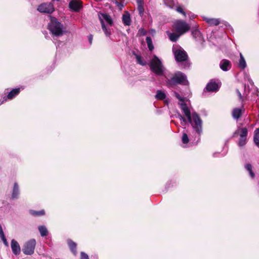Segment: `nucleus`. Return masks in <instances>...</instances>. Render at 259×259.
Masks as SVG:
<instances>
[{"label":"nucleus","mask_w":259,"mask_h":259,"mask_svg":"<svg viewBox=\"0 0 259 259\" xmlns=\"http://www.w3.org/2000/svg\"><path fill=\"white\" fill-rule=\"evenodd\" d=\"M176 97L179 100V104L181 110L187 118L196 134L199 136L202 133V121L199 115L195 112H191L186 102V98L182 97L178 93L175 92Z\"/></svg>","instance_id":"1"},{"label":"nucleus","mask_w":259,"mask_h":259,"mask_svg":"<svg viewBox=\"0 0 259 259\" xmlns=\"http://www.w3.org/2000/svg\"><path fill=\"white\" fill-rule=\"evenodd\" d=\"M244 101L245 100H253L256 99V88L253 85V82L248 75L244 73Z\"/></svg>","instance_id":"2"},{"label":"nucleus","mask_w":259,"mask_h":259,"mask_svg":"<svg viewBox=\"0 0 259 259\" xmlns=\"http://www.w3.org/2000/svg\"><path fill=\"white\" fill-rule=\"evenodd\" d=\"M149 65L151 70L156 75L161 76L163 75L165 68L162 61L155 55L151 59Z\"/></svg>","instance_id":"3"},{"label":"nucleus","mask_w":259,"mask_h":259,"mask_svg":"<svg viewBox=\"0 0 259 259\" xmlns=\"http://www.w3.org/2000/svg\"><path fill=\"white\" fill-rule=\"evenodd\" d=\"M48 29L51 33L56 36H62L65 32V28L63 25L55 18L51 19V22L48 25Z\"/></svg>","instance_id":"4"},{"label":"nucleus","mask_w":259,"mask_h":259,"mask_svg":"<svg viewBox=\"0 0 259 259\" xmlns=\"http://www.w3.org/2000/svg\"><path fill=\"white\" fill-rule=\"evenodd\" d=\"M178 84L183 85L188 84L186 76L180 71L176 72L172 77L166 81V85L168 87H173Z\"/></svg>","instance_id":"5"},{"label":"nucleus","mask_w":259,"mask_h":259,"mask_svg":"<svg viewBox=\"0 0 259 259\" xmlns=\"http://www.w3.org/2000/svg\"><path fill=\"white\" fill-rule=\"evenodd\" d=\"M172 52L177 61L183 62L187 60L188 58L187 53L181 47L173 46Z\"/></svg>","instance_id":"6"},{"label":"nucleus","mask_w":259,"mask_h":259,"mask_svg":"<svg viewBox=\"0 0 259 259\" xmlns=\"http://www.w3.org/2000/svg\"><path fill=\"white\" fill-rule=\"evenodd\" d=\"M36 245V241L34 239H31L25 243L22 251L26 255H31L34 253Z\"/></svg>","instance_id":"7"},{"label":"nucleus","mask_w":259,"mask_h":259,"mask_svg":"<svg viewBox=\"0 0 259 259\" xmlns=\"http://www.w3.org/2000/svg\"><path fill=\"white\" fill-rule=\"evenodd\" d=\"M175 28L177 33L182 35L190 29L189 25L183 21H178L175 24Z\"/></svg>","instance_id":"8"},{"label":"nucleus","mask_w":259,"mask_h":259,"mask_svg":"<svg viewBox=\"0 0 259 259\" xmlns=\"http://www.w3.org/2000/svg\"><path fill=\"white\" fill-rule=\"evenodd\" d=\"M37 10L41 13L50 14L54 11V8L51 3H44L38 7Z\"/></svg>","instance_id":"9"},{"label":"nucleus","mask_w":259,"mask_h":259,"mask_svg":"<svg viewBox=\"0 0 259 259\" xmlns=\"http://www.w3.org/2000/svg\"><path fill=\"white\" fill-rule=\"evenodd\" d=\"M98 16L101 25L103 23H105V22H106L109 25L112 26L113 24V21L111 17L104 13H99L98 14Z\"/></svg>","instance_id":"10"},{"label":"nucleus","mask_w":259,"mask_h":259,"mask_svg":"<svg viewBox=\"0 0 259 259\" xmlns=\"http://www.w3.org/2000/svg\"><path fill=\"white\" fill-rule=\"evenodd\" d=\"M11 246L13 253L15 255H18L21 251L20 246L18 243L14 239H12L11 242Z\"/></svg>","instance_id":"11"},{"label":"nucleus","mask_w":259,"mask_h":259,"mask_svg":"<svg viewBox=\"0 0 259 259\" xmlns=\"http://www.w3.org/2000/svg\"><path fill=\"white\" fill-rule=\"evenodd\" d=\"M20 89L19 88H17L13 89L11 91L8 95L7 97H4L2 101L1 104H3L5 101H6L7 99H12L14 98L16 95H17L20 92Z\"/></svg>","instance_id":"12"},{"label":"nucleus","mask_w":259,"mask_h":259,"mask_svg":"<svg viewBox=\"0 0 259 259\" xmlns=\"http://www.w3.org/2000/svg\"><path fill=\"white\" fill-rule=\"evenodd\" d=\"M220 66L223 71H226L231 68V64L229 60L223 59L221 61Z\"/></svg>","instance_id":"13"},{"label":"nucleus","mask_w":259,"mask_h":259,"mask_svg":"<svg viewBox=\"0 0 259 259\" xmlns=\"http://www.w3.org/2000/svg\"><path fill=\"white\" fill-rule=\"evenodd\" d=\"M69 8L74 11H78L81 8V4L77 0H72L69 3Z\"/></svg>","instance_id":"14"},{"label":"nucleus","mask_w":259,"mask_h":259,"mask_svg":"<svg viewBox=\"0 0 259 259\" xmlns=\"http://www.w3.org/2000/svg\"><path fill=\"white\" fill-rule=\"evenodd\" d=\"M240 136V140L239 141L238 145L241 147L242 146V140H243V128L240 126L238 127V130L235 131L233 134V137H236Z\"/></svg>","instance_id":"15"},{"label":"nucleus","mask_w":259,"mask_h":259,"mask_svg":"<svg viewBox=\"0 0 259 259\" xmlns=\"http://www.w3.org/2000/svg\"><path fill=\"white\" fill-rule=\"evenodd\" d=\"M203 19L209 26H217L221 22L219 19L209 18L205 17H203Z\"/></svg>","instance_id":"16"},{"label":"nucleus","mask_w":259,"mask_h":259,"mask_svg":"<svg viewBox=\"0 0 259 259\" xmlns=\"http://www.w3.org/2000/svg\"><path fill=\"white\" fill-rule=\"evenodd\" d=\"M206 89L209 92H216L219 90V85L214 82H210L207 84Z\"/></svg>","instance_id":"17"},{"label":"nucleus","mask_w":259,"mask_h":259,"mask_svg":"<svg viewBox=\"0 0 259 259\" xmlns=\"http://www.w3.org/2000/svg\"><path fill=\"white\" fill-rule=\"evenodd\" d=\"M192 34L194 38L198 41L202 42L203 37L200 32L198 29H195L192 32Z\"/></svg>","instance_id":"18"},{"label":"nucleus","mask_w":259,"mask_h":259,"mask_svg":"<svg viewBox=\"0 0 259 259\" xmlns=\"http://www.w3.org/2000/svg\"><path fill=\"white\" fill-rule=\"evenodd\" d=\"M19 195V189L18 185L17 183H15L14 185V187L13 189V192L12 195V197L13 199H17L18 198Z\"/></svg>","instance_id":"19"},{"label":"nucleus","mask_w":259,"mask_h":259,"mask_svg":"<svg viewBox=\"0 0 259 259\" xmlns=\"http://www.w3.org/2000/svg\"><path fill=\"white\" fill-rule=\"evenodd\" d=\"M122 21L124 25H130L131 23V18L130 14L126 12L122 16Z\"/></svg>","instance_id":"20"},{"label":"nucleus","mask_w":259,"mask_h":259,"mask_svg":"<svg viewBox=\"0 0 259 259\" xmlns=\"http://www.w3.org/2000/svg\"><path fill=\"white\" fill-rule=\"evenodd\" d=\"M245 168L248 171L249 177L253 179L255 177V174L252 169V166L250 164H247L245 165Z\"/></svg>","instance_id":"21"},{"label":"nucleus","mask_w":259,"mask_h":259,"mask_svg":"<svg viewBox=\"0 0 259 259\" xmlns=\"http://www.w3.org/2000/svg\"><path fill=\"white\" fill-rule=\"evenodd\" d=\"M241 113V109L235 108L232 111V116L235 119H238L240 117Z\"/></svg>","instance_id":"22"},{"label":"nucleus","mask_w":259,"mask_h":259,"mask_svg":"<svg viewBox=\"0 0 259 259\" xmlns=\"http://www.w3.org/2000/svg\"><path fill=\"white\" fill-rule=\"evenodd\" d=\"M38 229L39 231L40 235L42 237L46 236L48 235V231L45 226H40L38 227Z\"/></svg>","instance_id":"23"},{"label":"nucleus","mask_w":259,"mask_h":259,"mask_svg":"<svg viewBox=\"0 0 259 259\" xmlns=\"http://www.w3.org/2000/svg\"><path fill=\"white\" fill-rule=\"evenodd\" d=\"M253 141L255 145L259 147V128H257L254 131V135L253 136Z\"/></svg>","instance_id":"24"},{"label":"nucleus","mask_w":259,"mask_h":259,"mask_svg":"<svg viewBox=\"0 0 259 259\" xmlns=\"http://www.w3.org/2000/svg\"><path fill=\"white\" fill-rule=\"evenodd\" d=\"M166 95L164 92L161 90H158L155 95L156 99L158 100H163L165 98Z\"/></svg>","instance_id":"25"},{"label":"nucleus","mask_w":259,"mask_h":259,"mask_svg":"<svg viewBox=\"0 0 259 259\" xmlns=\"http://www.w3.org/2000/svg\"><path fill=\"white\" fill-rule=\"evenodd\" d=\"M68 245L69 246V247H70L71 250L75 255L76 253V244L71 240H68Z\"/></svg>","instance_id":"26"},{"label":"nucleus","mask_w":259,"mask_h":259,"mask_svg":"<svg viewBox=\"0 0 259 259\" xmlns=\"http://www.w3.org/2000/svg\"><path fill=\"white\" fill-rule=\"evenodd\" d=\"M102 25V28L104 32V33L106 36H110L111 35V30L110 28H107L105 23H103Z\"/></svg>","instance_id":"27"},{"label":"nucleus","mask_w":259,"mask_h":259,"mask_svg":"<svg viewBox=\"0 0 259 259\" xmlns=\"http://www.w3.org/2000/svg\"><path fill=\"white\" fill-rule=\"evenodd\" d=\"M146 42L147 44L148 47L150 51H152L154 49V46L152 44V39L149 36L146 37Z\"/></svg>","instance_id":"28"},{"label":"nucleus","mask_w":259,"mask_h":259,"mask_svg":"<svg viewBox=\"0 0 259 259\" xmlns=\"http://www.w3.org/2000/svg\"><path fill=\"white\" fill-rule=\"evenodd\" d=\"M30 214L34 216H38V215H43L45 214V210H41L40 211H35V210H30Z\"/></svg>","instance_id":"29"},{"label":"nucleus","mask_w":259,"mask_h":259,"mask_svg":"<svg viewBox=\"0 0 259 259\" xmlns=\"http://www.w3.org/2000/svg\"><path fill=\"white\" fill-rule=\"evenodd\" d=\"M136 58L138 64L142 66H145L147 64V62L143 60L141 56L138 55H136Z\"/></svg>","instance_id":"30"},{"label":"nucleus","mask_w":259,"mask_h":259,"mask_svg":"<svg viewBox=\"0 0 259 259\" xmlns=\"http://www.w3.org/2000/svg\"><path fill=\"white\" fill-rule=\"evenodd\" d=\"M181 35L180 34H177L174 33H170L169 35V37L170 40L172 41H176Z\"/></svg>","instance_id":"31"},{"label":"nucleus","mask_w":259,"mask_h":259,"mask_svg":"<svg viewBox=\"0 0 259 259\" xmlns=\"http://www.w3.org/2000/svg\"><path fill=\"white\" fill-rule=\"evenodd\" d=\"M182 141L184 144H187L189 142V139L186 133H184L183 134Z\"/></svg>","instance_id":"32"},{"label":"nucleus","mask_w":259,"mask_h":259,"mask_svg":"<svg viewBox=\"0 0 259 259\" xmlns=\"http://www.w3.org/2000/svg\"><path fill=\"white\" fill-rule=\"evenodd\" d=\"M138 11L139 12V14H140V15H143L144 11L143 4L138 5Z\"/></svg>","instance_id":"33"},{"label":"nucleus","mask_w":259,"mask_h":259,"mask_svg":"<svg viewBox=\"0 0 259 259\" xmlns=\"http://www.w3.org/2000/svg\"><path fill=\"white\" fill-rule=\"evenodd\" d=\"M176 11L178 13H181L185 17L186 16V13L185 12V11H184V10L183 9V8L182 7H177L176 9Z\"/></svg>","instance_id":"34"},{"label":"nucleus","mask_w":259,"mask_h":259,"mask_svg":"<svg viewBox=\"0 0 259 259\" xmlns=\"http://www.w3.org/2000/svg\"><path fill=\"white\" fill-rule=\"evenodd\" d=\"M80 259H89V258L87 253L81 252L80 253Z\"/></svg>","instance_id":"35"},{"label":"nucleus","mask_w":259,"mask_h":259,"mask_svg":"<svg viewBox=\"0 0 259 259\" xmlns=\"http://www.w3.org/2000/svg\"><path fill=\"white\" fill-rule=\"evenodd\" d=\"M0 237L2 239H5V238H6L5 236V234L3 232V229H2V227L1 225H0Z\"/></svg>","instance_id":"36"},{"label":"nucleus","mask_w":259,"mask_h":259,"mask_svg":"<svg viewBox=\"0 0 259 259\" xmlns=\"http://www.w3.org/2000/svg\"><path fill=\"white\" fill-rule=\"evenodd\" d=\"M138 34L140 35H145L146 34V31L143 28H141L139 30Z\"/></svg>","instance_id":"37"},{"label":"nucleus","mask_w":259,"mask_h":259,"mask_svg":"<svg viewBox=\"0 0 259 259\" xmlns=\"http://www.w3.org/2000/svg\"><path fill=\"white\" fill-rule=\"evenodd\" d=\"M240 59L239 60V65L240 68H243V56L241 53H240Z\"/></svg>","instance_id":"38"},{"label":"nucleus","mask_w":259,"mask_h":259,"mask_svg":"<svg viewBox=\"0 0 259 259\" xmlns=\"http://www.w3.org/2000/svg\"><path fill=\"white\" fill-rule=\"evenodd\" d=\"M115 4H116V6L119 8L120 10L122 9V8L123 7V5H122L121 3H119L117 1L115 0Z\"/></svg>","instance_id":"39"},{"label":"nucleus","mask_w":259,"mask_h":259,"mask_svg":"<svg viewBox=\"0 0 259 259\" xmlns=\"http://www.w3.org/2000/svg\"><path fill=\"white\" fill-rule=\"evenodd\" d=\"M179 117L181 120L183 121L184 122H186V119L183 116H182L181 115H179Z\"/></svg>","instance_id":"40"},{"label":"nucleus","mask_w":259,"mask_h":259,"mask_svg":"<svg viewBox=\"0 0 259 259\" xmlns=\"http://www.w3.org/2000/svg\"><path fill=\"white\" fill-rule=\"evenodd\" d=\"M179 117L181 120L183 121L184 122H186V119L183 116H182L181 115H179Z\"/></svg>","instance_id":"41"},{"label":"nucleus","mask_w":259,"mask_h":259,"mask_svg":"<svg viewBox=\"0 0 259 259\" xmlns=\"http://www.w3.org/2000/svg\"><path fill=\"white\" fill-rule=\"evenodd\" d=\"M4 242V243L5 244V245H6L7 246H8V243L7 241V239L6 238H5V239H2Z\"/></svg>","instance_id":"42"},{"label":"nucleus","mask_w":259,"mask_h":259,"mask_svg":"<svg viewBox=\"0 0 259 259\" xmlns=\"http://www.w3.org/2000/svg\"><path fill=\"white\" fill-rule=\"evenodd\" d=\"M89 40L90 44H91L92 42V40H93V35H90V36L89 37Z\"/></svg>","instance_id":"43"},{"label":"nucleus","mask_w":259,"mask_h":259,"mask_svg":"<svg viewBox=\"0 0 259 259\" xmlns=\"http://www.w3.org/2000/svg\"><path fill=\"white\" fill-rule=\"evenodd\" d=\"M247 134V130L246 128H244V137H245V136Z\"/></svg>","instance_id":"44"},{"label":"nucleus","mask_w":259,"mask_h":259,"mask_svg":"<svg viewBox=\"0 0 259 259\" xmlns=\"http://www.w3.org/2000/svg\"><path fill=\"white\" fill-rule=\"evenodd\" d=\"M237 94H238V95L240 99H241L242 98V95H241V94L240 92L238 90H237Z\"/></svg>","instance_id":"45"},{"label":"nucleus","mask_w":259,"mask_h":259,"mask_svg":"<svg viewBox=\"0 0 259 259\" xmlns=\"http://www.w3.org/2000/svg\"><path fill=\"white\" fill-rule=\"evenodd\" d=\"M138 5L143 4V0H137Z\"/></svg>","instance_id":"46"},{"label":"nucleus","mask_w":259,"mask_h":259,"mask_svg":"<svg viewBox=\"0 0 259 259\" xmlns=\"http://www.w3.org/2000/svg\"><path fill=\"white\" fill-rule=\"evenodd\" d=\"M190 18L191 19H193V18H194V15H191L190 16Z\"/></svg>","instance_id":"47"},{"label":"nucleus","mask_w":259,"mask_h":259,"mask_svg":"<svg viewBox=\"0 0 259 259\" xmlns=\"http://www.w3.org/2000/svg\"><path fill=\"white\" fill-rule=\"evenodd\" d=\"M245 66H246V63H245V60H244V68H245Z\"/></svg>","instance_id":"48"},{"label":"nucleus","mask_w":259,"mask_h":259,"mask_svg":"<svg viewBox=\"0 0 259 259\" xmlns=\"http://www.w3.org/2000/svg\"><path fill=\"white\" fill-rule=\"evenodd\" d=\"M151 31L152 33H155V32L154 30H151Z\"/></svg>","instance_id":"49"},{"label":"nucleus","mask_w":259,"mask_h":259,"mask_svg":"<svg viewBox=\"0 0 259 259\" xmlns=\"http://www.w3.org/2000/svg\"><path fill=\"white\" fill-rule=\"evenodd\" d=\"M95 1L96 2H100V1H101L102 0H95Z\"/></svg>","instance_id":"50"}]
</instances>
